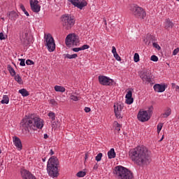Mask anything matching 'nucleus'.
Returning a JSON list of instances; mask_svg holds the SVG:
<instances>
[{"label":"nucleus","instance_id":"1","mask_svg":"<svg viewBox=\"0 0 179 179\" xmlns=\"http://www.w3.org/2000/svg\"><path fill=\"white\" fill-rule=\"evenodd\" d=\"M129 156L137 166H148L150 164V152L145 146H138L129 152Z\"/></svg>","mask_w":179,"mask_h":179},{"label":"nucleus","instance_id":"2","mask_svg":"<svg viewBox=\"0 0 179 179\" xmlns=\"http://www.w3.org/2000/svg\"><path fill=\"white\" fill-rule=\"evenodd\" d=\"M21 125L26 131L30 132V129L35 131L36 128L41 129L44 124L40 117H36V115H31L29 116H25L21 122Z\"/></svg>","mask_w":179,"mask_h":179},{"label":"nucleus","instance_id":"3","mask_svg":"<svg viewBox=\"0 0 179 179\" xmlns=\"http://www.w3.org/2000/svg\"><path fill=\"white\" fill-rule=\"evenodd\" d=\"M59 164V162L57 157L52 156L49 159L47 164V171L52 178H55L59 176V172L58 171Z\"/></svg>","mask_w":179,"mask_h":179},{"label":"nucleus","instance_id":"4","mask_svg":"<svg viewBox=\"0 0 179 179\" xmlns=\"http://www.w3.org/2000/svg\"><path fill=\"white\" fill-rule=\"evenodd\" d=\"M113 174H116L119 179H132L134 178V173L131 172L128 169L117 166L113 171Z\"/></svg>","mask_w":179,"mask_h":179},{"label":"nucleus","instance_id":"5","mask_svg":"<svg viewBox=\"0 0 179 179\" xmlns=\"http://www.w3.org/2000/svg\"><path fill=\"white\" fill-rule=\"evenodd\" d=\"M130 10L136 19H145L146 17V11L142 7L136 4H132L130 6Z\"/></svg>","mask_w":179,"mask_h":179},{"label":"nucleus","instance_id":"6","mask_svg":"<svg viewBox=\"0 0 179 179\" xmlns=\"http://www.w3.org/2000/svg\"><path fill=\"white\" fill-rule=\"evenodd\" d=\"M61 22L65 30H71L75 24V19L68 14L63 15L61 17Z\"/></svg>","mask_w":179,"mask_h":179},{"label":"nucleus","instance_id":"7","mask_svg":"<svg viewBox=\"0 0 179 179\" xmlns=\"http://www.w3.org/2000/svg\"><path fill=\"white\" fill-rule=\"evenodd\" d=\"M31 38H33V36L30 34V31H29V29H24L20 33V40L21 44L24 45V47H27V45L30 44Z\"/></svg>","mask_w":179,"mask_h":179},{"label":"nucleus","instance_id":"8","mask_svg":"<svg viewBox=\"0 0 179 179\" xmlns=\"http://www.w3.org/2000/svg\"><path fill=\"white\" fill-rule=\"evenodd\" d=\"M44 43L45 45H46L48 51L50 52H52L55 50V41H54V38L51 34H45L44 35Z\"/></svg>","mask_w":179,"mask_h":179},{"label":"nucleus","instance_id":"9","mask_svg":"<svg viewBox=\"0 0 179 179\" xmlns=\"http://www.w3.org/2000/svg\"><path fill=\"white\" fill-rule=\"evenodd\" d=\"M65 43L67 47L76 46L79 44V37L75 34H69L66 38Z\"/></svg>","mask_w":179,"mask_h":179},{"label":"nucleus","instance_id":"10","mask_svg":"<svg viewBox=\"0 0 179 179\" xmlns=\"http://www.w3.org/2000/svg\"><path fill=\"white\" fill-rule=\"evenodd\" d=\"M138 73L141 79H142L143 82H148V83L152 82V74L148 69H143L142 71H139Z\"/></svg>","mask_w":179,"mask_h":179},{"label":"nucleus","instance_id":"11","mask_svg":"<svg viewBox=\"0 0 179 179\" xmlns=\"http://www.w3.org/2000/svg\"><path fill=\"white\" fill-rule=\"evenodd\" d=\"M99 82L103 86H114L116 85V83L114 81V80L104 76H99Z\"/></svg>","mask_w":179,"mask_h":179},{"label":"nucleus","instance_id":"12","mask_svg":"<svg viewBox=\"0 0 179 179\" xmlns=\"http://www.w3.org/2000/svg\"><path fill=\"white\" fill-rule=\"evenodd\" d=\"M122 110H124L122 102H118L114 104V113L116 118H122Z\"/></svg>","mask_w":179,"mask_h":179},{"label":"nucleus","instance_id":"13","mask_svg":"<svg viewBox=\"0 0 179 179\" xmlns=\"http://www.w3.org/2000/svg\"><path fill=\"white\" fill-rule=\"evenodd\" d=\"M69 2H71L73 6L78 8V9H83L85 6H87V1L85 0H68Z\"/></svg>","mask_w":179,"mask_h":179},{"label":"nucleus","instance_id":"14","mask_svg":"<svg viewBox=\"0 0 179 179\" xmlns=\"http://www.w3.org/2000/svg\"><path fill=\"white\" fill-rule=\"evenodd\" d=\"M137 117L138 121H141V122H146V121L150 120V116L146 110L139 111Z\"/></svg>","mask_w":179,"mask_h":179},{"label":"nucleus","instance_id":"15","mask_svg":"<svg viewBox=\"0 0 179 179\" xmlns=\"http://www.w3.org/2000/svg\"><path fill=\"white\" fill-rule=\"evenodd\" d=\"M143 41L146 45H152V43L156 41V37L155 36L148 34L146 37L143 39Z\"/></svg>","mask_w":179,"mask_h":179},{"label":"nucleus","instance_id":"16","mask_svg":"<svg viewBox=\"0 0 179 179\" xmlns=\"http://www.w3.org/2000/svg\"><path fill=\"white\" fill-rule=\"evenodd\" d=\"M166 87H167L166 85L155 84L154 85V90L157 93H163L166 90Z\"/></svg>","mask_w":179,"mask_h":179},{"label":"nucleus","instance_id":"17","mask_svg":"<svg viewBox=\"0 0 179 179\" xmlns=\"http://www.w3.org/2000/svg\"><path fill=\"white\" fill-rule=\"evenodd\" d=\"M134 103V98H132V91L129 90L126 94V103L132 104Z\"/></svg>","mask_w":179,"mask_h":179},{"label":"nucleus","instance_id":"18","mask_svg":"<svg viewBox=\"0 0 179 179\" xmlns=\"http://www.w3.org/2000/svg\"><path fill=\"white\" fill-rule=\"evenodd\" d=\"M13 141L14 142L15 146H16V148L19 149V150H22V141H20V138L15 136L13 137Z\"/></svg>","mask_w":179,"mask_h":179},{"label":"nucleus","instance_id":"19","mask_svg":"<svg viewBox=\"0 0 179 179\" xmlns=\"http://www.w3.org/2000/svg\"><path fill=\"white\" fill-rule=\"evenodd\" d=\"M19 17V15H17V13L15 11H11L9 13V19L12 20L13 22H15L16 19Z\"/></svg>","mask_w":179,"mask_h":179},{"label":"nucleus","instance_id":"20","mask_svg":"<svg viewBox=\"0 0 179 179\" xmlns=\"http://www.w3.org/2000/svg\"><path fill=\"white\" fill-rule=\"evenodd\" d=\"M112 53L113 54L114 58H115L116 61H121V57L117 53V49L115 48V46L112 47Z\"/></svg>","mask_w":179,"mask_h":179},{"label":"nucleus","instance_id":"21","mask_svg":"<svg viewBox=\"0 0 179 179\" xmlns=\"http://www.w3.org/2000/svg\"><path fill=\"white\" fill-rule=\"evenodd\" d=\"M31 9L33 12H35V13H38L40 12V10L41 9V6L40 5H31Z\"/></svg>","mask_w":179,"mask_h":179},{"label":"nucleus","instance_id":"22","mask_svg":"<svg viewBox=\"0 0 179 179\" xmlns=\"http://www.w3.org/2000/svg\"><path fill=\"white\" fill-rule=\"evenodd\" d=\"M116 156L115 151L114 150V148H111L108 152V159H115Z\"/></svg>","mask_w":179,"mask_h":179},{"label":"nucleus","instance_id":"23","mask_svg":"<svg viewBox=\"0 0 179 179\" xmlns=\"http://www.w3.org/2000/svg\"><path fill=\"white\" fill-rule=\"evenodd\" d=\"M174 27V23L173 22L170 21V19H166V25H165V29H173Z\"/></svg>","mask_w":179,"mask_h":179},{"label":"nucleus","instance_id":"24","mask_svg":"<svg viewBox=\"0 0 179 179\" xmlns=\"http://www.w3.org/2000/svg\"><path fill=\"white\" fill-rule=\"evenodd\" d=\"M7 69L9 71L11 76H16V71H15V69H13L12 66H10V64H8L7 66Z\"/></svg>","mask_w":179,"mask_h":179},{"label":"nucleus","instance_id":"25","mask_svg":"<svg viewBox=\"0 0 179 179\" xmlns=\"http://www.w3.org/2000/svg\"><path fill=\"white\" fill-rule=\"evenodd\" d=\"M55 92H60L61 93H64L65 92V87L59 85L55 86Z\"/></svg>","mask_w":179,"mask_h":179},{"label":"nucleus","instance_id":"26","mask_svg":"<svg viewBox=\"0 0 179 179\" xmlns=\"http://www.w3.org/2000/svg\"><path fill=\"white\" fill-rule=\"evenodd\" d=\"M171 115V109L169 108L164 113L162 114L163 118H167V117H169Z\"/></svg>","mask_w":179,"mask_h":179},{"label":"nucleus","instance_id":"27","mask_svg":"<svg viewBox=\"0 0 179 179\" xmlns=\"http://www.w3.org/2000/svg\"><path fill=\"white\" fill-rule=\"evenodd\" d=\"M19 93L23 96V97H27L29 96V92L26 89H21L19 90Z\"/></svg>","mask_w":179,"mask_h":179},{"label":"nucleus","instance_id":"28","mask_svg":"<svg viewBox=\"0 0 179 179\" xmlns=\"http://www.w3.org/2000/svg\"><path fill=\"white\" fill-rule=\"evenodd\" d=\"M14 76H15L14 78L15 80L17 82L19 85H22V83H23V81L22 80V78L20 77V76H19V74H17Z\"/></svg>","mask_w":179,"mask_h":179},{"label":"nucleus","instance_id":"29","mask_svg":"<svg viewBox=\"0 0 179 179\" xmlns=\"http://www.w3.org/2000/svg\"><path fill=\"white\" fill-rule=\"evenodd\" d=\"M1 103V104H8V103H9V96H8L7 95H4Z\"/></svg>","mask_w":179,"mask_h":179},{"label":"nucleus","instance_id":"30","mask_svg":"<svg viewBox=\"0 0 179 179\" xmlns=\"http://www.w3.org/2000/svg\"><path fill=\"white\" fill-rule=\"evenodd\" d=\"M65 58H68L69 59H73L75 58H78V54H73V55L66 54L65 56Z\"/></svg>","mask_w":179,"mask_h":179},{"label":"nucleus","instance_id":"31","mask_svg":"<svg viewBox=\"0 0 179 179\" xmlns=\"http://www.w3.org/2000/svg\"><path fill=\"white\" fill-rule=\"evenodd\" d=\"M70 99H71V100H73V101H78V100H80V96H78L75 95V94H72L70 96Z\"/></svg>","mask_w":179,"mask_h":179},{"label":"nucleus","instance_id":"32","mask_svg":"<svg viewBox=\"0 0 179 179\" xmlns=\"http://www.w3.org/2000/svg\"><path fill=\"white\" fill-rule=\"evenodd\" d=\"M20 9H22L26 16H29V12L26 10V8H24V6H23V4L20 5Z\"/></svg>","mask_w":179,"mask_h":179},{"label":"nucleus","instance_id":"33","mask_svg":"<svg viewBox=\"0 0 179 179\" xmlns=\"http://www.w3.org/2000/svg\"><path fill=\"white\" fill-rule=\"evenodd\" d=\"M150 118L152 117V114H153V106H150L148 110H146Z\"/></svg>","mask_w":179,"mask_h":179},{"label":"nucleus","instance_id":"34","mask_svg":"<svg viewBox=\"0 0 179 179\" xmlns=\"http://www.w3.org/2000/svg\"><path fill=\"white\" fill-rule=\"evenodd\" d=\"M101 157H103V154L101 152L99 153L97 156L95 157V160L96 162H101Z\"/></svg>","mask_w":179,"mask_h":179},{"label":"nucleus","instance_id":"35","mask_svg":"<svg viewBox=\"0 0 179 179\" xmlns=\"http://www.w3.org/2000/svg\"><path fill=\"white\" fill-rule=\"evenodd\" d=\"M76 176L77 177H85V176H86V172L80 171L77 173Z\"/></svg>","mask_w":179,"mask_h":179},{"label":"nucleus","instance_id":"36","mask_svg":"<svg viewBox=\"0 0 179 179\" xmlns=\"http://www.w3.org/2000/svg\"><path fill=\"white\" fill-rule=\"evenodd\" d=\"M152 45L154 48H157V50H162V48L160 47V45H159V44H157V43H156V41H154L152 43Z\"/></svg>","mask_w":179,"mask_h":179},{"label":"nucleus","instance_id":"37","mask_svg":"<svg viewBox=\"0 0 179 179\" xmlns=\"http://www.w3.org/2000/svg\"><path fill=\"white\" fill-rule=\"evenodd\" d=\"M150 60L153 61V62H157L159 61V57L156 55H152L151 56Z\"/></svg>","mask_w":179,"mask_h":179},{"label":"nucleus","instance_id":"38","mask_svg":"<svg viewBox=\"0 0 179 179\" xmlns=\"http://www.w3.org/2000/svg\"><path fill=\"white\" fill-rule=\"evenodd\" d=\"M134 62H139V54L135 53L134 56Z\"/></svg>","mask_w":179,"mask_h":179},{"label":"nucleus","instance_id":"39","mask_svg":"<svg viewBox=\"0 0 179 179\" xmlns=\"http://www.w3.org/2000/svg\"><path fill=\"white\" fill-rule=\"evenodd\" d=\"M48 116L50 118H51L52 121H54L55 120V113L51 112L48 113Z\"/></svg>","mask_w":179,"mask_h":179},{"label":"nucleus","instance_id":"40","mask_svg":"<svg viewBox=\"0 0 179 179\" xmlns=\"http://www.w3.org/2000/svg\"><path fill=\"white\" fill-rule=\"evenodd\" d=\"M162 128H163V123H159L157 125V133L160 134V131H162Z\"/></svg>","mask_w":179,"mask_h":179},{"label":"nucleus","instance_id":"41","mask_svg":"<svg viewBox=\"0 0 179 179\" xmlns=\"http://www.w3.org/2000/svg\"><path fill=\"white\" fill-rule=\"evenodd\" d=\"M19 61H20V66H26V63L24 62V61H25L24 59H19Z\"/></svg>","mask_w":179,"mask_h":179},{"label":"nucleus","instance_id":"42","mask_svg":"<svg viewBox=\"0 0 179 179\" xmlns=\"http://www.w3.org/2000/svg\"><path fill=\"white\" fill-rule=\"evenodd\" d=\"M80 48H81V51H83L85 50H87L90 48V46H89L88 45H84L82 47H80Z\"/></svg>","mask_w":179,"mask_h":179},{"label":"nucleus","instance_id":"43","mask_svg":"<svg viewBox=\"0 0 179 179\" xmlns=\"http://www.w3.org/2000/svg\"><path fill=\"white\" fill-rule=\"evenodd\" d=\"M50 103L52 106H58V103H57L55 99H50Z\"/></svg>","mask_w":179,"mask_h":179},{"label":"nucleus","instance_id":"44","mask_svg":"<svg viewBox=\"0 0 179 179\" xmlns=\"http://www.w3.org/2000/svg\"><path fill=\"white\" fill-rule=\"evenodd\" d=\"M26 64L27 65H34V62H33V60L31 59H27L26 61Z\"/></svg>","mask_w":179,"mask_h":179},{"label":"nucleus","instance_id":"45","mask_svg":"<svg viewBox=\"0 0 179 179\" xmlns=\"http://www.w3.org/2000/svg\"><path fill=\"white\" fill-rule=\"evenodd\" d=\"M116 127H115V131H117V132H120V131H121V125L118 123L116 124Z\"/></svg>","mask_w":179,"mask_h":179},{"label":"nucleus","instance_id":"46","mask_svg":"<svg viewBox=\"0 0 179 179\" xmlns=\"http://www.w3.org/2000/svg\"><path fill=\"white\" fill-rule=\"evenodd\" d=\"M30 5H38V1L37 0H31Z\"/></svg>","mask_w":179,"mask_h":179},{"label":"nucleus","instance_id":"47","mask_svg":"<svg viewBox=\"0 0 179 179\" xmlns=\"http://www.w3.org/2000/svg\"><path fill=\"white\" fill-rule=\"evenodd\" d=\"M0 40H6V37H5V35L2 32L0 33Z\"/></svg>","mask_w":179,"mask_h":179},{"label":"nucleus","instance_id":"48","mask_svg":"<svg viewBox=\"0 0 179 179\" xmlns=\"http://www.w3.org/2000/svg\"><path fill=\"white\" fill-rule=\"evenodd\" d=\"M72 50L74 51V52H79V51H82L81 48H74Z\"/></svg>","mask_w":179,"mask_h":179},{"label":"nucleus","instance_id":"49","mask_svg":"<svg viewBox=\"0 0 179 179\" xmlns=\"http://www.w3.org/2000/svg\"><path fill=\"white\" fill-rule=\"evenodd\" d=\"M178 52H179V48H176L173 52V55H177L178 54Z\"/></svg>","mask_w":179,"mask_h":179},{"label":"nucleus","instance_id":"50","mask_svg":"<svg viewBox=\"0 0 179 179\" xmlns=\"http://www.w3.org/2000/svg\"><path fill=\"white\" fill-rule=\"evenodd\" d=\"M84 110L85 113H90V108L89 107H85Z\"/></svg>","mask_w":179,"mask_h":179},{"label":"nucleus","instance_id":"51","mask_svg":"<svg viewBox=\"0 0 179 179\" xmlns=\"http://www.w3.org/2000/svg\"><path fill=\"white\" fill-rule=\"evenodd\" d=\"M94 170H97L99 169V164H96L94 166Z\"/></svg>","mask_w":179,"mask_h":179},{"label":"nucleus","instance_id":"52","mask_svg":"<svg viewBox=\"0 0 179 179\" xmlns=\"http://www.w3.org/2000/svg\"><path fill=\"white\" fill-rule=\"evenodd\" d=\"M88 158H89V154L86 153L85 157V160H87Z\"/></svg>","mask_w":179,"mask_h":179},{"label":"nucleus","instance_id":"53","mask_svg":"<svg viewBox=\"0 0 179 179\" xmlns=\"http://www.w3.org/2000/svg\"><path fill=\"white\" fill-rule=\"evenodd\" d=\"M43 138H44V139H48V134H45Z\"/></svg>","mask_w":179,"mask_h":179},{"label":"nucleus","instance_id":"54","mask_svg":"<svg viewBox=\"0 0 179 179\" xmlns=\"http://www.w3.org/2000/svg\"><path fill=\"white\" fill-rule=\"evenodd\" d=\"M50 155L51 156H52V155H54V151H52V150H50Z\"/></svg>","mask_w":179,"mask_h":179},{"label":"nucleus","instance_id":"55","mask_svg":"<svg viewBox=\"0 0 179 179\" xmlns=\"http://www.w3.org/2000/svg\"><path fill=\"white\" fill-rule=\"evenodd\" d=\"M103 22H104L106 26H107V20L106 19H103Z\"/></svg>","mask_w":179,"mask_h":179},{"label":"nucleus","instance_id":"56","mask_svg":"<svg viewBox=\"0 0 179 179\" xmlns=\"http://www.w3.org/2000/svg\"><path fill=\"white\" fill-rule=\"evenodd\" d=\"M176 86H177V85H176V84L175 83H172V87H175V89H176Z\"/></svg>","mask_w":179,"mask_h":179},{"label":"nucleus","instance_id":"57","mask_svg":"<svg viewBox=\"0 0 179 179\" xmlns=\"http://www.w3.org/2000/svg\"><path fill=\"white\" fill-rule=\"evenodd\" d=\"M176 90H178V92H179V86L178 85L176 86Z\"/></svg>","mask_w":179,"mask_h":179},{"label":"nucleus","instance_id":"58","mask_svg":"<svg viewBox=\"0 0 179 179\" xmlns=\"http://www.w3.org/2000/svg\"><path fill=\"white\" fill-rule=\"evenodd\" d=\"M47 159V158L44 157V158L42 159V161H43V162H45V159Z\"/></svg>","mask_w":179,"mask_h":179},{"label":"nucleus","instance_id":"59","mask_svg":"<svg viewBox=\"0 0 179 179\" xmlns=\"http://www.w3.org/2000/svg\"><path fill=\"white\" fill-rule=\"evenodd\" d=\"M164 137H162L160 140L159 142H162L163 141Z\"/></svg>","mask_w":179,"mask_h":179},{"label":"nucleus","instance_id":"60","mask_svg":"<svg viewBox=\"0 0 179 179\" xmlns=\"http://www.w3.org/2000/svg\"><path fill=\"white\" fill-rule=\"evenodd\" d=\"M52 128H55V124H52Z\"/></svg>","mask_w":179,"mask_h":179},{"label":"nucleus","instance_id":"61","mask_svg":"<svg viewBox=\"0 0 179 179\" xmlns=\"http://www.w3.org/2000/svg\"><path fill=\"white\" fill-rule=\"evenodd\" d=\"M1 153H2V151H1V149H0V155H1Z\"/></svg>","mask_w":179,"mask_h":179},{"label":"nucleus","instance_id":"62","mask_svg":"<svg viewBox=\"0 0 179 179\" xmlns=\"http://www.w3.org/2000/svg\"><path fill=\"white\" fill-rule=\"evenodd\" d=\"M177 1H178V2H179V0H177Z\"/></svg>","mask_w":179,"mask_h":179}]
</instances>
